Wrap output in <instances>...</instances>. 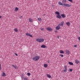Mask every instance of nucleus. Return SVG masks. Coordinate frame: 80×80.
Here are the masks:
<instances>
[{"label": "nucleus", "mask_w": 80, "mask_h": 80, "mask_svg": "<svg viewBox=\"0 0 80 80\" xmlns=\"http://www.w3.org/2000/svg\"><path fill=\"white\" fill-rule=\"evenodd\" d=\"M58 4L60 5H62V6H63V7H70L72 6V5L71 4L70 5L68 4L65 3L63 4L60 2H58Z\"/></svg>", "instance_id": "1"}, {"label": "nucleus", "mask_w": 80, "mask_h": 80, "mask_svg": "<svg viewBox=\"0 0 80 80\" xmlns=\"http://www.w3.org/2000/svg\"><path fill=\"white\" fill-rule=\"evenodd\" d=\"M40 58V57L38 56H36L32 58V60H34V61H38Z\"/></svg>", "instance_id": "2"}, {"label": "nucleus", "mask_w": 80, "mask_h": 80, "mask_svg": "<svg viewBox=\"0 0 80 80\" xmlns=\"http://www.w3.org/2000/svg\"><path fill=\"white\" fill-rule=\"evenodd\" d=\"M36 41L38 42H41L42 43V42H43L44 41V39L42 38H38L36 39Z\"/></svg>", "instance_id": "3"}, {"label": "nucleus", "mask_w": 80, "mask_h": 80, "mask_svg": "<svg viewBox=\"0 0 80 80\" xmlns=\"http://www.w3.org/2000/svg\"><path fill=\"white\" fill-rule=\"evenodd\" d=\"M64 24V22L63 21L61 23H59L58 25H59V26H62V27H63V26Z\"/></svg>", "instance_id": "4"}, {"label": "nucleus", "mask_w": 80, "mask_h": 80, "mask_svg": "<svg viewBox=\"0 0 80 80\" xmlns=\"http://www.w3.org/2000/svg\"><path fill=\"white\" fill-rule=\"evenodd\" d=\"M64 68L65 69L63 70V72H66L67 70V66H64Z\"/></svg>", "instance_id": "5"}, {"label": "nucleus", "mask_w": 80, "mask_h": 80, "mask_svg": "<svg viewBox=\"0 0 80 80\" xmlns=\"http://www.w3.org/2000/svg\"><path fill=\"white\" fill-rule=\"evenodd\" d=\"M47 30L48 31H49V32H51V31H52V29L51 28L48 27L47 28Z\"/></svg>", "instance_id": "6"}, {"label": "nucleus", "mask_w": 80, "mask_h": 80, "mask_svg": "<svg viewBox=\"0 0 80 80\" xmlns=\"http://www.w3.org/2000/svg\"><path fill=\"white\" fill-rule=\"evenodd\" d=\"M26 36H29L30 37H32V36L30 34V33H27L26 34Z\"/></svg>", "instance_id": "7"}, {"label": "nucleus", "mask_w": 80, "mask_h": 80, "mask_svg": "<svg viewBox=\"0 0 80 80\" xmlns=\"http://www.w3.org/2000/svg\"><path fill=\"white\" fill-rule=\"evenodd\" d=\"M61 28L60 27V26L58 25L57 27H56V30H58L59 29H60Z\"/></svg>", "instance_id": "8"}, {"label": "nucleus", "mask_w": 80, "mask_h": 80, "mask_svg": "<svg viewBox=\"0 0 80 80\" xmlns=\"http://www.w3.org/2000/svg\"><path fill=\"white\" fill-rule=\"evenodd\" d=\"M12 67L15 68V69H18L17 66L14 65H12Z\"/></svg>", "instance_id": "9"}, {"label": "nucleus", "mask_w": 80, "mask_h": 80, "mask_svg": "<svg viewBox=\"0 0 80 80\" xmlns=\"http://www.w3.org/2000/svg\"><path fill=\"white\" fill-rule=\"evenodd\" d=\"M67 3V0H62V4H64V3Z\"/></svg>", "instance_id": "10"}, {"label": "nucleus", "mask_w": 80, "mask_h": 80, "mask_svg": "<svg viewBox=\"0 0 80 80\" xmlns=\"http://www.w3.org/2000/svg\"><path fill=\"white\" fill-rule=\"evenodd\" d=\"M56 17L57 18H59V19H60V18H62V17L60 15H57Z\"/></svg>", "instance_id": "11"}, {"label": "nucleus", "mask_w": 80, "mask_h": 80, "mask_svg": "<svg viewBox=\"0 0 80 80\" xmlns=\"http://www.w3.org/2000/svg\"><path fill=\"white\" fill-rule=\"evenodd\" d=\"M41 48H46V46L45 45H42L41 46Z\"/></svg>", "instance_id": "12"}, {"label": "nucleus", "mask_w": 80, "mask_h": 80, "mask_svg": "<svg viewBox=\"0 0 80 80\" xmlns=\"http://www.w3.org/2000/svg\"><path fill=\"white\" fill-rule=\"evenodd\" d=\"M61 16L63 18H65V15L64 14H61Z\"/></svg>", "instance_id": "13"}, {"label": "nucleus", "mask_w": 80, "mask_h": 80, "mask_svg": "<svg viewBox=\"0 0 80 80\" xmlns=\"http://www.w3.org/2000/svg\"><path fill=\"white\" fill-rule=\"evenodd\" d=\"M55 13L58 15H60V12L58 11H56L55 12Z\"/></svg>", "instance_id": "14"}, {"label": "nucleus", "mask_w": 80, "mask_h": 80, "mask_svg": "<svg viewBox=\"0 0 80 80\" xmlns=\"http://www.w3.org/2000/svg\"><path fill=\"white\" fill-rule=\"evenodd\" d=\"M75 62L77 64H78V63H79V61L78 60H76L75 61Z\"/></svg>", "instance_id": "15"}, {"label": "nucleus", "mask_w": 80, "mask_h": 80, "mask_svg": "<svg viewBox=\"0 0 80 80\" xmlns=\"http://www.w3.org/2000/svg\"><path fill=\"white\" fill-rule=\"evenodd\" d=\"M69 53H70V51H68V50H67L66 54H68V55H69Z\"/></svg>", "instance_id": "16"}, {"label": "nucleus", "mask_w": 80, "mask_h": 80, "mask_svg": "<svg viewBox=\"0 0 80 80\" xmlns=\"http://www.w3.org/2000/svg\"><path fill=\"white\" fill-rule=\"evenodd\" d=\"M6 76V74L5 72H3L2 75V77H5Z\"/></svg>", "instance_id": "17"}, {"label": "nucleus", "mask_w": 80, "mask_h": 80, "mask_svg": "<svg viewBox=\"0 0 80 80\" xmlns=\"http://www.w3.org/2000/svg\"><path fill=\"white\" fill-rule=\"evenodd\" d=\"M18 8L16 7L15 8L14 11H15V12H17L18 11Z\"/></svg>", "instance_id": "18"}, {"label": "nucleus", "mask_w": 80, "mask_h": 80, "mask_svg": "<svg viewBox=\"0 0 80 80\" xmlns=\"http://www.w3.org/2000/svg\"><path fill=\"white\" fill-rule=\"evenodd\" d=\"M47 76L48 77V78H51V76L50 75L47 74Z\"/></svg>", "instance_id": "19"}, {"label": "nucleus", "mask_w": 80, "mask_h": 80, "mask_svg": "<svg viewBox=\"0 0 80 80\" xmlns=\"http://www.w3.org/2000/svg\"><path fill=\"white\" fill-rule=\"evenodd\" d=\"M68 63L69 65H73V63L71 62H69Z\"/></svg>", "instance_id": "20"}, {"label": "nucleus", "mask_w": 80, "mask_h": 80, "mask_svg": "<svg viewBox=\"0 0 80 80\" xmlns=\"http://www.w3.org/2000/svg\"><path fill=\"white\" fill-rule=\"evenodd\" d=\"M14 32H18V29L17 28H15L14 29Z\"/></svg>", "instance_id": "21"}, {"label": "nucleus", "mask_w": 80, "mask_h": 80, "mask_svg": "<svg viewBox=\"0 0 80 80\" xmlns=\"http://www.w3.org/2000/svg\"><path fill=\"white\" fill-rule=\"evenodd\" d=\"M60 53H64V52L63 50H61L60 51Z\"/></svg>", "instance_id": "22"}, {"label": "nucleus", "mask_w": 80, "mask_h": 80, "mask_svg": "<svg viewBox=\"0 0 80 80\" xmlns=\"http://www.w3.org/2000/svg\"><path fill=\"white\" fill-rule=\"evenodd\" d=\"M48 66V65L47 64H44V66L45 68H47V66Z\"/></svg>", "instance_id": "23"}, {"label": "nucleus", "mask_w": 80, "mask_h": 80, "mask_svg": "<svg viewBox=\"0 0 80 80\" xmlns=\"http://www.w3.org/2000/svg\"><path fill=\"white\" fill-rule=\"evenodd\" d=\"M29 22H32V19L31 18H29Z\"/></svg>", "instance_id": "24"}, {"label": "nucleus", "mask_w": 80, "mask_h": 80, "mask_svg": "<svg viewBox=\"0 0 80 80\" xmlns=\"http://www.w3.org/2000/svg\"><path fill=\"white\" fill-rule=\"evenodd\" d=\"M66 24L68 25V26H70V22H67L66 23Z\"/></svg>", "instance_id": "25"}, {"label": "nucleus", "mask_w": 80, "mask_h": 80, "mask_svg": "<svg viewBox=\"0 0 80 80\" xmlns=\"http://www.w3.org/2000/svg\"><path fill=\"white\" fill-rule=\"evenodd\" d=\"M38 21H39V22H41V21H42V19L41 18H38Z\"/></svg>", "instance_id": "26"}, {"label": "nucleus", "mask_w": 80, "mask_h": 80, "mask_svg": "<svg viewBox=\"0 0 80 80\" xmlns=\"http://www.w3.org/2000/svg\"><path fill=\"white\" fill-rule=\"evenodd\" d=\"M23 80H29L28 79V78H25V77L24 78Z\"/></svg>", "instance_id": "27"}, {"label": "nucleus", "mask_w": 80, "mask_h": 80, "mask_svg": "<svg viewBox=\"0 0 80 80\" xmlns=\"http://www.w3.org/2000/svg\"><path fill=\"white\" fill-rule=\"evenodd\" d=\"M27 75L28 76H30V75H31V74H30V73L28 72L27 73Z\"/></svg>", "instance_id": "28"}, {"label": "nucleus", "mask_w": 80, "mask_h": 80, "mask_svg": "<svg viewBox=\"0 0 80 80\" xmlns=\"http://www.w3.org/2000/svg\"><path fill=\"white\" fill-rule=\"evenodd\" d=\"M60 56L61 57H63V54H60Z\"/></svg>", "instance_id": "29"}, {"label": "nucleus", "mask_w": 80, "mask_h": 80, "mask_svg": "<svg viewBox=\"0 0 80 80\" xmlns=\"http://www.w3.org/2000/svg\"><path fill=\"white\" fill-rule=\"evenodd\" d=\"M1 69H2V68L1 67V63L0 62V70H1Z\"/></svg>", "instance_id": "30"}, {"label": "nucleus", "mask_w": 80, "mask_h": 80, "mask_svg": "<svg viewBox=\"0 0 80 80\" xmlns=\"http://www.w3.org/2000/svg\"><path fill=\"white\" fill-rule=\"evenodd\" d=\"M69 2H73V1L72 0H68Z\"/></svg>", "instance_id": "31"}, {"label": "nucleus", "mask_w": 80, "mask_h": 80, "mask_svg": "<svg viewBox=\"0 0 80 80\" xmlns=\"http://www.w3.org/2000/svg\"><path fill=\"white\" fill-rule=\"evenodd\" d=\"M77 47V45H74V47Z\"/></svg>", "instance_id": "32"}, {"label": "nucleus", "mask_w": 80, "mask_h": 80, "mask_svg": "<svg viewBox=\"0 0 80 80\" xmlns=\"http://www.w3.org/2000/svg\"><path fill=\"white\" fill-rule=\"evenodd\" d=\"M21 78H22V80H23V78H24L23 77V76H22Z\"/></svg>", "instance_id": "33"}, {"label": "nucleus", "mask_w": 80, "mask_h": 80, "mask_svg": "<svg viewBox=\"0 0 80 80\" xmlns=\"http://www.w3.org/2000/svg\"><path fill=\"white\" fill-rule=\"evenodd\" d=\"M15 54L16 55V56H18V54H17V53H15Z\"/></svg>", "instance_id": "34"}, {"label": "nucleus", "mask_w": 80, "mask_h": 80, "mask_svg": "<svg viewBox=\"0 0 80 80\" xmlns=\"http://www.w3.org/2000/svg\"><path fill=\"white\" fill-rule=\"evenodd\" d=\"M70 72H72V69H71L69 70Z\"/></svg>", "instance_id": "35"}, {"label": "nucleus", "mask_w": 80, "mask_h": 80, "mask_svg": "<svg viewBox=\"0 0 80 80\" xmlns=\"http://www.w3.org/2000/svg\"><path fill=\"white\" fill-rule=\"evenodd\" d=\"M78 39L79 41H80V37H78Z\"/></svg>", "instance_id": "36"}, {"label": "nucleus", "mask_w": 80, "mask_h": 80, "mask_svg": "<svg viewBox=\"0 0 80 80\" xmlns=\"http://www.w3.org/2000/svg\"><path fill=\"white\" fill-rule=\"evenodd\" d=\"M55 33H57L58 32L57 30L55 31Z\"/></svg>", "instance_id": "37"}, {"label": "nucleus", "mask_w": 80, "mask_h": 80, "mask_svg": "<svg viewBox=\"0 0 80 80\" xmlns=\"http://www.w3.org/2000/svg\"><path fill=\"white\" fill-rule=\"evenodd\" d=\"M59 36H57V38H59Z\"/></svg>", "instance_id": "38"}, {"label": "nucleus", "mask_w": 80, "mask_h": 80, "mask_svg": "<svg viewBox=\"0 0 80 80\" xmlns=\"http://www.w3.org/2000/svg\"><path fill=\"white\" fill-rule=\"evenodd\" d=\"M46 15V14H44L43 15V16H45Z\"/></svg>", "instance_id": "39"}, {"label": "nucleus", "mask_w": 80, "mask_h": 80, "mask_svg": "<svg viewBox=\"0 0 80 80\" xmlns=\"http://www.w3.org/2000/svg\"><path fill=\"white\" fill-rule=\"evenodd\" d=\"M2 17L1 16H0V19L1 18H2Z\"/></svg>", "instance_id": "40"}, {"label": "nucleus", "mask_w": 80, "mask_h": 80, "mask_svg": "<svg viewBox=\"0 0 80 80\" xmlns=\"http://www.w3.org/2000/svg\"><path fill=\"white\" fill-rule=\"evenodd\" d=\"M41 30L43 31V28H42L41 29Z\"/></svg>", "instance_id": "41"}, {"label": "nucleus", "mask_w": 80, "mask_h": 80, "mask_svg": "<svg viewBox=\"0 0 80 80\" xmlns=\"http://www.w3.org/2000/svg\"><path fill=\"white\" fill-rule=\"evenodd\" d=\"M48 63H50V62H49V61H48Z\"/></svg>", "instance_id": "42"}, {"label": "nucleus", "mask_w": 80, "mask_h": 80, "mask_svg": "<svg viewBox=\"0 0 80 80\" xmlns=\"http://www.w3.org/2000/svg\"><path fill=\"white\" fill-rule=\"evenodd\" d=\"M21 17H22V16H21Z\"/></svg>", "instance_id": "43"}, {"label": "nucleus", "mask_w": 80, "mask_h": 80, "mask_svg": "<svg viewBox=\"0 0 80 80\" xmlns=\"http://www.w3.org/2000/svg\"><path fill=\"white\" fill-rule=\"evenodd\" d=\"M79 33H80V31L79 32Z\"/></svg>", "instance_id": "44"}]
</instances>
